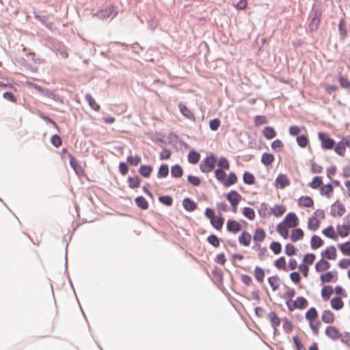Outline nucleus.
<instances>
[{
  "mask_svg": "<svg viewBox=\"0 0 350 350\" xmlns=\"http://www.w3.org/2000/svg\"><path fill=\"white\" fill-rule=\"evenodd\" d=\"M216 162L217 157L211 154L201 161L200 169L204 173L211 172L214 169Z\"/></svg>",
  "mask_w": 350,
  "mask_h": 350,
  "instance_id": "1",
  "label": "nucleus"
},
{
  "mask_svg": "<svg viewBox=\"0 0 350 350\" xmlns=\"http://www.w3.org/2000/svg\"><path fill=\"white\" fill-rule=\"evenodd\" d=\"M311 20L308 24L310 31H314L317 30L321 22V11L319 8H313L311 12Z\"/></svg>",
  "mask_w": 350,
  "mask_h": 350,
  "instance_id": "2",
  "label": "nucleus"
},
{
  "mask_svg": "<svg viewBox=\"0 0 350 350\" xmlns=\"http://www.w3.org/2000/svg\"><path fill=\"white\" fill-rule=\"evenodd\" d=\"M318 138L321 141V148L325 150L332 149L335 145V141L329 137V133L319 132Z\"/></svg>",
  "mask_w": 350,
  "mask_h": 350,
  "instance_id": "3",
  "label": "nucleus"
},
{
  "mask_svg": "<svg viewBox=\"0 0 350 350\" xmlns=\"http://www.w3.org/2000/svg\"><path fill=\"white\" fill-rule=\"evenodd\" d=\"M118 14V8L117 7L111 5L109 7L103 9L94 14V16H97L100 19H105L109 17L114 18Z\"/></svg>",
  "mask_w": 350,
  "mask_h": 350,
  "instance_id": "4",
  "label": "nucleus"
},
{
  "mask_svg": "<svg viewBox=\"0 0 350 350\" xmlns=\"http://www.w3.org/2000/svg\"><path fill=\"white\" fill-rule=\"evenodd\" d=\"M346 146H350V141L343 138L335 146L334 150L336 154L342 156L345 153Z\"/></svg>",
  "mask_w": 350,
  "mask_h": 350,
  "instance_id": "5",
  "label": "nucleus"
},
{
  "mask_svg": "<svg viewBox=\"0 0 350 350\" xmlns=\"http://www.w3.org/2000/svg\"><path fill=\"white\" fill-rule=\"evenodd\" d=\"M325 334L327 337L332 340L339 339L342 334L339 329L334 326H327L325 329Z\"/></svg>",
  "mask_w": 350,
  "mask_h": 350,
  "instance_id": "6",
  "label": "nucleus"
},
{
  "mask_svg": "<svg viewBox=\"0 0 350 350\" xmlns=\"http://www.w3.org/2000/svg\"><path fill=\"white\" fill-rule=\"evenodd\" d=\"M284 224L289 228H295L298 225V218L295 213H289L284 218Z\"/></svg>",
  "mask_w": 350,
  "mask_h": 350,
  "instance_id": "7",
  "label": "nucleus"
},
{
  "mask_svg": "<svg viewBox=\"0 0 350 350\" xmlns=\"http://www.w3.org/2000/svg\"><path fill=\"white\" fill-rule=\"evenodd\" d=\"M178 107L180 112L183 116L190 120H195V116L193 113L185 104L180 103Z\"/></svg>",
  "mask_w": 350,
  "mask_h": 350,
  "instance_id": "8",
  "label": "nucleus"
},
{
  "mask_svg": "<svg viewBox=\"0 0 350 350\" xmlns=\"http://www.w3.org/2000/svg\"><path fill=\"white\" fill-rule=\"evenodd\" d=\"M290 185V181L285 174H280L275 179V185L278 188L284 189Z\"/></svg>",
  "mask_w": 350,
  "mask_h": 350,
  "instance_id": "9",
  "label": "nucleus"
},
{
  "mask_svg": "<svg viewBox=\"0 0 350 350\" xmlns=\"http://www.w3.org/2000/svg\"><path fill=\"white\" fill-rule=\"evenodd\" d=\"M321 281L323 283L335 282L338 280L337 272L328 271L320 276Z\"/></svg>",
  "mask_w": 350,
  "mask_h": 350,
  "instance_id": "10",
  "label": "nucleus"
},
{
  "mask_svg": "<svg viewBox=\"0 0 350 350\" xmlns=\"http://www.w3.org/2000/svg\"><path fill=\"white\" fill-rule=\"evenodd\" d=\"M226 228L228 231L236 234L241 229V224L234 219H229L227 222Z\"/></svg>",
  "mask_w": 350,
  "mask_h": 350,
  "instance_id": "11",
  "label": "nucleus"
},
{
  "mask_svg": "<svg viewBox=\"0 0 350 350\" xmlns=\"http://www.w3.org/2000/svg\"><path fill=\"white\" fill-rule=\"evenodd\" d=\"M226 196L230 204H239L242 199L241 196L237 191L234 190L228 193Z\"/></svg>",
  "mask_w": 350,
  "mask_h": 350,
  "instance_id": "12",
  "label": "nucleus"
},
{
  "mask_svg": "<svg viewBox=\"0 0 350 350\" xmlns=\"http://www.w3.org/2000/svg\"><path fill=\"white\" fill-rule=\"evenodd\" d=\"M321 255L323 258L329 260H334L336 258V251L334 247H327L324 252H322Z\"/></svg>",
  "mask_w": 350,
  "mask_h": 350,
  "instance_id": "13",
  "label": "nucleus"
},
{
  "mask_svg": "<svg viewBox=\"0 0 350 350\" xmlns=\"http://www.w3.org/2000/svg\"><path fill=\"white\" fill-rule=\"evenodd\" d=\"M70 165L75 171V172L80 175L83 173V169L78 163L77 160L72 156L70 157Z\"/></svg>",
  "mask_w": 350,
  "mask_h": 350,
  "instance_id": "14",
  "label": "nucleus"
},
{
  "mask_svg": "<svg viewBox=\"0 0 350 350\" xmlns=\"http://www.w3.org/2000/svg\"><path fill=\"white\" fill-rule=\"evenodd\" d=\"M268 317L271 326L274 330H276L277 327L280 325L281 323L280 318L275 312H270L268 314Z\"/></svg>",
  "mask_w": 350,
  "mask_h": 350,
  "instance_id": "15",
  "label": "nucleus"
},
{
  "mask_svg": "<svg viewBox=\"0 0 350 350\" xmlns=\"http://www.w3.org/2000/svg\"><path fill=\"white\" fill-rule=\"evenodd\" d=\"M321 320L325 323H332L334 321V314L329 310H324L321 315Z\"/></svg>",
  "mask_w": 350,
  "mask_h": 350,
  "instance_id": "16",
  "label": "nucleus"
},
{
  "mask_svg": "<svg viewBox=\"0 0 350 350\" xmlns=\"http://www.w3.org/2000/svg\"><path fill=\"white\" fill-rule=\"evenodd\" d=\"M183 206L188 211H193L197 208V204L189 198H186L183 200Z\"/></svg>",
  "mask_w": 350,
  "mask_h": 350,
  "instance_id": "17",
  "label": "nucleus"
},
{
  "mask_svg": "<svg viewBox=\"0 0 350 350\" xmlns=\"http://www.w3.org/2000/svg\"><path fill=\"white\" fill-rule=\"evenodd\" d=\"M55 51L64 59H66L68 57V51H67V48L60 44V43H58L55 46Z\"/></svg>",
  "mask_w": 350,
  "mask_h": 350,
  "instance_id": "18",
  "label": "nucleus"
},
{
  "mask_svg": "<svg viewBox=\"0 0 350 350\" xmlns=\"http://www.w3.org/2000/svg\"><path fill=\"white\" fill-rule=\"evenodd\" d=\"M298 204L300 206L311 207L314 204L312 199L308 196H301L298 200Z\"/></svg>",
  "mask_w": 350,
  "mask_h": 350,
  "instance_id": "19",
  "label": "nucleus"
},
{
  "mask_svg": "<svg viewBox=\"0 0 350 350\" xmlns=\"http://www.w3.org/2000/svg\"><path fill=\"white\" fill-rule=\"evenodd\" d=\"M288 228L284 222H281L277 226V231L282 237L287 239L288 237Z\"/></svg>",
  "mask_w": 350,
  "mask_h": 350,
  "instance_id": "20",
  "label": "nucleus"
},
{
  "mask_svg": "<svg viewBox=\"0 0 350 350\" xmlns=\"http://www.w3.org/2000/svg\"><path fill=\"white\" fill-rule=\"evenodd\" d=\"M266 237L265 232L262 228H257L253 235V240L256 242H262Z\"/></svg>",
  "mask_w": 350,
  "mask_h": 350,
  "instance_id": "21",
  "label": "nucleus"
},
{
  "mask_svg": "<svg viewBox=\"0 0 350 350\" xmlns=\"http://www.w3.org/2000/svg\"><path fill=\"white\" fill-rule=\"evenodd\" d=\"M152 170L153 169L150 165H142L139 168V173L144 178H148L150 176Z\"/></svg>",
  "mask_w": 350,
  "mask_h": 350,
  "instance_id": "22",
  "label": "nucleus"
},
{
  "mask_svg": "<svg viewBox=\"0 0 350 350\" xmlns=\"http://www.w3.org/2000/svg\"><path fill=\"white\" fill-rule=\"evenodd\" d=\"M183 174V170L182 167L176 164L171 167V175L174 178H180Z\"/></svg>",
  "mask_w": 350,
  "mask_h": 350,
  "instance_id": "23",
  "label": "nucleus"
},
{
  "mask_svg": "<svg viewBox=\"0 0 350 350\" xmlns=\"http://www.w3.org/2000/svg\"><path fill=\"white\" fill-rule=\"evenodd\" d=\"M304 232L301 228H295L292 230L291 239L293 242H296L304 237Z\"/></svg>",
  "mask_w": 350,
  "mask_h": 350,
  "instance_id": "24",
  "label": "nucleus"
},
{
  "mask_svg": "<svg viewBox=\"0 0 350 350\" xmlns=\"http://www.w3.org/2000/svg\"><path fill=\"white\" fill-rule=\"evenodd\" d=\"M85 99L88 103L89 105L93 110H94L96 111H98L100 110L99 105L96 103V100L92 96L91 94H85Z\"/></svg>",
  "mask_w": 350,
  "mask_h": 350,
  "instance_id": "25",
  "label": "nucleus"
},
{
  "mask_svg": "<svg viewBox=\"0 0 350 350\" xmlns=\"http://www.w3.org/2000/svg\"><path fill=\"white\" fill-rule=\"evenodd\" d=\"M237 182V175L234 172H230L227 178H225L222 183L226 187L234 185Z\"/></svg>",
  "mask_w": 350,
  "mask_h": 350,
  "instance_id": "26",
  "label": "nucleus"
},
{
  "mask_svg": "<svg viewBox=\"0 0 350 350\" xmlns=\"http://www.w3.org/2000/svg\"><path fill=\"white\" fill-rule=\"evenodd\" d=\"M329 267L330 264L327 261L321 259V260L316 263L315 269L317 272H321L323 271L328 269Z\"/></svg>",
  "mask_w": 350,
  "mask_h": 350,
  "instance_id": "27",
  "label": "nucleus"
},
{
  "mask_svg": "<svg viewBox=\"0 0 350 350\" xmlns=\"http://www.w3.org/2000/svg\"><path fill=\"white\" fill-rule=\"evenodd\" d=\"M252 237L250 233L243 232L239 237V241L244 246H248L250 243Z\"/></svg>",
  "mask_w": 350,
  "mask_h": 350,
  "instance_id": "28",
  "label": "nucleus"
},
{
  "mask_svg": "<svg viewBox=\"0 0 350 350\" xmlns=\"http://www.w3.org/2000/svg\"><path fill=\"white\" fill-rule=\"evenodd\" d=\"M277 133L271 126H266L263 130V135L267 139H271L276 136Z\"/></svg>",
  "mask_w": 350,
  "mask_h": 350,
  "instance_id": "29",
  "label": "nucleus"
},
{
  "mask_svg": "<svg viewBox=\"0 0 350 350\" xmlns=\"http://www.w3.org/2000/svg\"><path fill=\"white\" fill-rule=\"evenodd\" d=\"M200 157V155L198 152L195 150L190 151L187 156L188 162L191 164H196L199 161Z\"/></svg>",
  "mask_w": 350,
  "mask_h": 350,
  "instance_id": "30",
  "label": "nucleus"
},
{
  "mask_svg": "<svg viewBox=\"0 0 350 350\" xmlns=\"http://www.w3.org/2000/svg\"><path fill=\"white\" fill-rule=\"evenodd\" d=\"M320 222L315 217H311L308 219V228L313 231L317 230L319 228Z\"/></svg>",
  "mask_w": 350,
  "mask_h": 350,
  "instance_id": "31",
  "label": "nucleus"
},
{
  "mask_svg": "<svg viewBox=\"0 0 350 350\" xmlns=\"http://www.w3.org/2000/svg\"><path fill=\"white\" fill-rule=\"evenodd\" d=\"M337 232L338 235H340L341 237H346L349 234L350 226H348L345 224L338 226Z\"/></svg>",
  "mask_w": 350,
  "mask_h": 350,
  "instance_id": "32",
  "label": "nucleus"
},
{
  "mask_svg": "<svg viewBox=\"0 0 350 350\" xmlns=\"http://www.w3.org/2000/svg\"><path fill=\"white\" fill-rule=\"evenodd\" d=\"M135 203L138 207L143 210H146L148 208V202L143 196H138L135 200Z\"/></svg>",
  "mask_w": 350,
  "mask_h": 350,
  "instance_id": "33",
  "label": "nucleus"
},
{
  "mask_svg": "<svg viewBox=\"0 0 350 350\" xmlns=\"http://www.w3.org/2000/svg\"><path fill=\"white\" fill-rule=\"evenodd\" d=\"M310 243L311 247L313 250H317V248L320 247L323 245V241L319 237L314 235L311 239Z\"/></svg>",
  "mask_w": 350,
  "mask_h": 350,
  "instance_id": "34",
  "label": "nucleus"
},
{
  "mask_svg": "<svg viewBox=\"0 0 350 350\" xmlns=\"http://www.w3.org/2000/svg\"><path fill=\"white\" fill-rule=\"evenodd\" d=\"M274 161V156L271 153H264L261 157V162L265 165H270Z\"/></svg>",
  "mask_w": 350,
  "mask_h": 350,
  "instance_id": "35",
  "label": "nucleus"
},
{
  "mask_svg": "<svg viewBox=\"0 0 350 350\" xmlns=\"http://www.w3.org/2000/svg\"><path fill=\"white\" fill-rule=\"evenodd\" d=\"M318 317L317 310L312 307L306 313V319L309 321H314Z\"/></svg>",
  "mask_w": 350,
  "mask_h": 350,
  "instance_id": "36",
  "label": "nucleus"
},
{
  "mask_svg": "<svg viewBox=\"0 0 350 350\" xmlns=\"http://www.w3.org/2000/svg\"><path fill=\"white\" fill-rule=\"evenodd\" d=\"M211 223L217 230H220L224 224V219L221 216L215 217L211 219Z\"/></svg>",
  "mask_w": 350,
  "mask_h": 350,
  "instance_id": "37",
  "label": "nucleus"
},
{
  "mask_svg": "<svg viewBox=\"0 0 350 350\" xmlns=\"http://www.w3.org/2000/svg\"><path fill=\"white\" fill-rule=\"evenodd\" d=\"M268 282L273 291H276L280 285V278L277 275L271 276L268 278Z\"/></svg>",
  "mask_w": 350,
  "mask_h": 350,
  "instance_id": "38",
  "label": "nucleus"
},
{
  "mask_svg": "<svg viewBox=\"0 0 350 350\" xmlns=\"http://www.w3.org/2000/svg\"><path fill=\"white\" fill-rule=\"evenodd\" d=\"M338 31L341 39H344L347 35L346 24L344 19H341L338 24Z\"/></svg>",
  "mask_w": 350,
  "mask_h": 350,
  "instance_id": "39",
  "label": "nucleus"
},
{
  "mask_svg": "<svg viewBox=\"0 0 350 350\" xmlns=\"http://www.w3.org/2000/svg\"><path fill=\"white\" fill-rule=\"evenodd\" d=\"M286 211V208L280 204H276L271 208V213H273L275 217H280Z\"/></svg>",
  "mask_w": 350,
  "mask_h": 350,
  "instance_id": "40",
  "label": "nucleus"
},
{
  "mask_svg": "<svg viewBox=\"0 0 350 350\" xmlns=\"http://www.w3.org/2000/svg\"><path fill=\"white\" fill-rule=\"evenodd\" d=\"M169 174V167L167 164H163L160 166L158 173L157 177L159 178L166 177Z\"/></svg>",
  "mask_w": 350,
  "mask_h": 350,
  "instance_id": "41",
  "label": "nucleus"
},
{
  "mask_svg": "<svg viewBox=\"0 0 350 350\" xmlns=\"http://www.w3.org/2000/svg\"><path fill=\"white\" fill-rule=\"evenodd\" d=\"M243 180L246 185H253L255 182L254 176L248 172H245L243 174Z\"/></svg>",
  "mask_w": 350,
  "mask_h": 350,
  "instance_id": "42",
  "label": "nucleus"
},
{
  "mask_svg": "<svg viewBox=\"0 0 350 350\" xmlns=\"http://www.w3.org/2000/svg\"><path fill=\"white\" fill-rule=\"evenodd\" d=\"M254 276H255L256 280L258 282H262L264 277H265L264 270L259 267H256V268L254 269Z\"/></svg>",
  "mask_w": 350,
  "mask_h": 350,
  "instance_id": "43",
  "label": "nucleus"
},
{
  "mask_svg": "<svg viewBox=\"0 0 350 350\" xmlns=\"http://www.w3.org/2000/svg\"><path fill=\"white\" fill-rule=\"evenodd\" d=\"M331 306L335 310H340L343 306V301L340 297H334L331 300Z\"/></svg>",
  "mask_w": 350,
  "mask_h": 350,
  "instance_id": "44",
  "label": "nucleus"
},
{
  "mask_svg": "<svg viewBox=\"0 0 350 350\" xmlns=\"http://www.w3.org/2000/svg\"><path fill=\"white\" fill-rule=\"evenodd\" d=\"M333 293V288L331 286H325L321 291V296L324 299H329Z\"/></svg>",
  "mask_w": 350,
  "mask_h": 350,
  "instance_id": "45",
  "label": "nucleus"
},
{
  "mask_svg": "<svg viewBox=\"0 0 350 350\" xmlns=\"http://www.w3.org/2000/svg\"><path fill=\"white\" fill-rule=\"evenodd\" d=\"M128 183H129V186L131 188H132V189L137 188L140 184L139 178L137 176H133V177H129L128 178Z\"/></svg>",
  "mask_w": 350,
  "mask_h": 350,
  "instance_id": "46",
  "label": "nucleus"
},
{
  "mask_svg": "<svg viewBox=\"0 0 350 350\" xmlns=\"http://www.w3.org/2000/svg\"><path fill=\"white\" fill-rule=\"evenodd\" d=\"M323 185L322 178L321 176H315L308 186L312 189H317Z\"/></svg>",
  "mask_w": 350,
  "mask_h": 350,
  "instance_id": "47",
  "label": "nucleus"
},
{
  "mask_svg": "<svg viewBox=\"0 0 350 350\" xmlns=\"http://www.w3.org/2000/svg\"><path fill=\"white\" fill-rule=\"evenodd\" d=\"M215 175L217 180H219L221 183H223L224 182L226 174L224 172V169H217L215 172Z\"/></svg>",
  "mask_w": 350,
  "mask_h": 350,
  "instance_id": "48",
  "label": "nucleus"
},
{
  "mask_svg": "<svg viewBox=\"0 0 350 350\" xmlns=\"http://www.w3.org/2000/svg\"><path fill=\"white\" fill-rule=\"evenodd\" d=\"M323 234L328 238L335 239H336L335 230L332 226L323 230Z\"/></svg>",
  "mask_w": 350,
  "mask_h": 350,
  "instance_id": "49",
  "label": "nucleus"
},
{
  "mask_svg": "<svg viewBox=\"0 0 350 350\" xmlns=\"http://www.w3.org/2000/svg\"><path fill=\"white\" fill-rule=\"evenodd\" d=\"M333 193V187L331 184H327L321 187V194L327 196L328 198L330 197L331 194Z\"/></svg>",
  "mask_w": 350,
  "mask_h": 350,
  "instance_id": "50",
  "label": "nucleus"
},
{
  "mask_svg": "<svg viewBox=\"0 0 350 350\" xmlns=\"http://www.w3.org/2000/svg\"><path fill=\"white\" fill-rule=\"evenodd\" d=\"M243 215L250 220H252L255 217V212L250 207H245L243 210Z\"/></svg>",
  "mask_w": 350,
  "mask_h": 350,
  "instance_id": "51",
  "label": "nucleus"
},
{
  "mask_svg": "<svg viewBox=\"0 0 350 350\" xmlns=\"http://www.w3.org/2000/svg\"><path fill=\"white\" fill-rule=\"evenodd\" d=\"M258 213L262 217H267L270 215V212L268 209V204L261 203L258 210Z\"/></svg>",
  "mask_w": 350,
  "mask_h": 350,
  "instance_id": "52",
  "label": "nucleus"
},
{
  "mask_svg": "<svg viewBox=\"0 0 350 350\" xmlns=\"http://www.w3.org/2000/svg\"><path fill=\"white\" fill-rule=\"evenodd\" d=\"M296 141L297 144L301 148H305L308 143V139L307 137L304 135L297 136Z\"/></svg>",
  "mask_w": 350,
  "mask_h": 350,
  "instance_id": "53",
  "label": "nucleus"
},
{
  "mask_svg": "<svg viewBox=\"0 0 350 350\" xmlns=\"http://www.w3.org/2000/svg\"><path fill=\"white\" fill-rule=\"evenodd\" d=\"M217 165L220 169L228 170L230 168L229 162L228 159L224 157H222L219 159Z\"/></svg>",
  "mask_w": 350,
  "mask_h": 350,
  "instance_id": "54",
  "label": "nucleus"
},
{
  "mask_svg": "<svg viewBox=\"0 0 350 350\" xmlns=\"http://www.w3.org/2000/svg\"><path fill=\"white\" fill-rule=\"evenodd\" d=\"M296 303L297 308L301 310L306 308L308 305V301L304 297H298L296 299Z\"/></svg>",
  "mask_w": 350,
  "mask_h": 350,
  "instance_id": "55",
  "label": "nucleus"
},
{
  "mask_svg": "<svg viewBox=\"0 0 350 350\" xmlns=\"http://www.w3.org/2000/svg\"><path fill=\"white\" fill-rule=\"evenodd\" d=\"M275 266L280 269L286 270V260L284 257L282 256L275 261Z\"/></svg>",
  "mask_w": 350,
  "mask_h": 350,
  "instance_id": "56",
  "label": "nucleus"
},
{
  "mask_svg": "<svg viewBox=\"0 0 350 350\" xmlns=\"http://www.w3.org/2000/svg\"><path fill=\"white\" fill-rule=\"evenodd\" d=\"M127 162L131 165L137 166L142 161L139 156H129L127 157Z\"/></svg>",
  "mask_w": 350,
  "mask_h": 350,
  "instance_id": "57",
  "label": "nucleus"
},
{
  "mask_svg": "<svg viewBox=\"0 0 350 350\" xmlns=\"http://www.w3.org/2000/svg\"><path fill=\"white\" fill-rule=\"evenodd\" d=\"M208 242L215 247L219 246V240L216 235L211 234L207 238Z\"/></svg>",
  "mask_w": 350,
  "mask_h": 350,
  "instance_id": "58",
  "label": "nucleus"
},
{
  "mask_svg": "<svg viewBox=\"0 0 350 350\" xmlns=\"http://www.w3.org/2000/svg\"><path fill=\"white\" fill-rule=\"evenodd\" d=\"M338 81H339V83L342 88L347 89V90L350 89V81L348 79L347 77L340 76L339 77Z\"/></svg>",
  "mask_w": 350,
  "mask_h": 350,
  "instance_id": "59",
  "label": "nucleus"
},
{
  "mask_svg": "<svg viewBox=\"0 0 350 350\" xmlns=\"http://www.w3.org/2000/svg\"><path fill=\"white\" fill-rule=\"evenodd\" d=\"M159 200L160 202H161L162 204L167 205V206H171L173 202V199L170 196H160L159 198Z\"/></svg>",
  "mask_w": 350,
  "mask_h": 350,
  "instance_id": "60",
  "label": "nucleus"
},
{
  "mask_svg": "<svg viewBox=\"0 0 350 350\" xmlns=\"http://www.w3.org/2000/svg\"><path fill=\"white\" fill-rule=\"evenodd\" d=\"M270 248L275 254H278L281 252L282 247L279 242H272L270 245Z\"/></svg>",
  "mask_w": 350,
  "mask_h": 350,
  "instance_id": "61",
  "label": "nucleus"
},
{
  "mask_svg": "<svg viewBox=\"0 0 350 350\" xmlns=\"http://www.w3.org/2000/svg\"><path fill=\"white\" fill-rule=\"evenodd\" d=\"M340 251L345 255L350 256V242H346L339 245Z\"/></svg>",
  "mask_w": 350,
  "mask_h": 350,
  "instance_id": "62",
  "label": "nucleus"
},
{
  "mask_svg": "<svg viewBox=\"0 0 350 350\" xmlns=\"http://www.w3.org/2000/svg\"><path fill=\"white\" fill-rule=\"evenodd\" d=\"M220 124H221V121L219 118H215L213 120H211L209 122L210 129L212 131H215L220 126Z\"/></svg>",
  "mask_w": 350,
  "mask_h": 350,
  "instance_id": "63",
  "label": "nucleus"
},
{
  "mask_svg": "<svg viewBox=\"0 0 350 350\" xmlns=\"http://www.w3.org/2000/svg\"><path fill=\"white\" fill-rule=\"evenodd\" d=\"M187 181L193 186H199L201 183L200 179L195 176L189 175L187 177Z\"/></svg>",
  "mask_w": 350,
  "mask_h": 350,
  "instance_id": "64",
  "label": "nucleus"
}]
</instances>
